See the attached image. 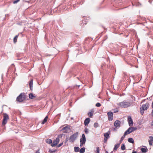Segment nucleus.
Returning a JSON list of instances; mask_svg holds the SVG:
<instances>
[{
  "label": "nucleus",
  "instance_id": "1",
  "mask_svg": "<svg viewBox=\"0 0 153 153\" xmlns=\"http://www.w3.org/2000/svg\"><path fill=\"white\" fill-rule=\"evenodd\" d=\"M117 105L120 107L125 108L131 106L132 105V103L129 101L124 100L123 102L117 103Z\"/></svg>",
  "mask_w": 153,
  "mask_h": 153
},
{
  "label": "nucleus",
  "instance_id": "2",
  "mask_svg": "<svg viewBox=\"0 0 153 153\" xmlns=\"http://www.w3.org/2000/svg\"><path fill=\"white\" fill-rule=\"evenodd\" d=\"M26 95L24 93H21L16 98V101L22 102L25 100L26 98Z\"/></svg>",
  "mask_w": 153,
  "mask_h": 153
},
{
  "label": "nucleus",
  "instance_id": "3",
  "mask_svg": "<svg viewBox=\"0 0 153 153\" xmlns=\"http://www.w3.org/2000/svg\"><path fill=\"white\" fill-rule=\"evenodd\" d=\"M78 133L76 132L71 135L70 137L69 141L71 143H73L74 141L76 139L78 135Z\"/></svg>",
  "mask_w": 153,
  "mask_h": 153
},
{
  "label": "nucleus",
  "instance_id": "4",
  "mask_svg": "<svg viewBox=\"0 0 153 153\" xmlns=\"http://www.w3.org/2000/svg\"><path fill=\"white\" fill-rule=\"evenodd\" d=\"M9 119L8 115L6 113L3 114V119L2 122V125L4 126L7 123V120Z\"/></svg>",
  "mask_w": 153,
  "mask_h": 153
},
{
  "label": "nucleus",
  "instance_id": "5",
  "mask_svg": "<svg viewBox=\"0 0 153 153\" xmlns=\"http://www.w3.org/2000/svg\"><path fill=\"white\" fill-rule=\"evenodd\" d=\"M59 136L57 137L56 139L53 141L52 143V140L50 139H48L46 140V142L47 143H58L59 142Z\"/></svg>",
  "mask_w": 153,
  "mask_h": 153
},
{
  "label": "nucleus",
  "instance_id": "6",
  "mask_svg": "<svg viewBox=\"0 0 153 153\" xmlns=\"http://www.w3.org/2000/svg\"><path fill=\"white\" fill-rule=\"evenodd\" d=\"M137 129V128L136 127H130L125 132V134H128L130 133L135 131Z\"/></svg>",
  "mask_w": 153,
  "mask_h": 153
},
{
  "label": "nucleus",
  "instance_id": "7",
  "mask_svg": "<svg viewBox=\"0 0 153 153\" xmlns=\"http://www.w3.org/2000/svg\"><path fill=\"white\" fill-rule=\"evenodd\" d=\"M108 120L110 121H111L113 118V114L111 111L108 112L107 113Z\"/></svg>",
  "mask_w": 153,
  "mask_h": 153
},
{
  "label": "nucleus",
  "instance_id": "8",
  "mask_svg": "<svg viewBox=\"0 0 153 153\" xmlns=\"http://www.w3.org/2000/svg\"><path fill=\"white\" fill-rule=\"evenodd\" d=\"M121 122L118 120H116L114 123V125L116 128H119L120 126Z\"/></svg>",
  "mask_w": 153,
  "mask_h": 153
},
{
  "label": "nucleus",
  "instance_id": "9",
  "mask_svg": "<svg viewBox=\"0 0 153 153\" xmlns=\"http://www.w3.org/2000/svg\"><path fill=\"white\" fill-rule=\"evenodd\" d=\"M128 125L130 126H132L133 125V123L132 119L130 116L128 117Z\"/></svg>",
  "mask_w": 153,
  "mask_h": 153
},
{
  "label": "nucleus",
  "instance_id": "10",
  "mask_svg": "<svg viewBox=\"0 0 153 153\" xmlns=\"http://www.w3.org/2000/svg\"><path fill=\"white\" fill-rule=\"evenodd\" d=\"M62 130L63 131L64 133H67L69 132L70 131V129L69 127L67 126L63 128Z\"/></svg>",
  "mask_w": 153,
  "mask_h": 153
},
{
  "label": "nucleus",
  "instance_id": "11",
  "mask_svg": "<svg viewBox=\"0 0 153 153\" xmlns=\"http://www.w3.org/2000/svg\"><path fill=\"white\" fill-rule=\"evenodd\" d=\"M82 138H81L80 139V142H81V143H85L86 141L85 136L84 134H82Z\"/></svg>",
  "mask_w": 153,
  "mask_h": 153
},
{
  "label": "nucleus",
  "instance_id": "12",
  "mask_svg": "<svg viewBox=\"0 0 153 153\" xmlns=\"http://www.w3.org/2000/svg\"><path fill=\"white\" fill-rule=\"evenodd\" d=\"M62 144H51V146L52 147H55V149H57L58 148L60 147Z\"/></svg>",
  "mask_w": 153,
  "mask_h": 153
},
{
  "label": "nucleus",
  "instance_id": "13",
  "mask_svg": "<svg viewBox=\"0 0 153 153\" xmlns=\"http://www.w3.org/2000/svg\"><path fill=\"white\" fill-rule=\"evenodd\" d=\"M90 121V119L89 118H86L84 122L85 125L86 126L88 125Z\"/></svg>",
  "mask_w": 153,
  "mask_h": 153
},
{
  "label": "nucleus",
  "instance_id": "14",
  "mask_svg": "<svg viewBox=\"0 0 153 153\" xmlns=\"http://www.w3.org/2000/svg\"><path fill=\"white\" fill-rule=\"evenodd\" d=\"M33 80H31L30 81L29 83V86L30 89L31 90H32L33 88Z\"/></svg>",
  "mask_w": 153,
  "mask_h": 153
},
{
  "label": "nucleus",
  "instance_id": "15",
  "mask_svg": "<svg viewBox=\"0 0 153 153\" xmlns=\"http://www.w3.org/2000/svg\"><path fill=\"white\" fill-rule=\"evenodd\" d=\"M140 112L142 115L143 114V105H142L140 109Z\"/></svg>",
  "mask_w": 153,
  "mask_h": 153
},
{
  "label": "nucleus",
  "instance_id": "16",
  "mask_svg": "<svg viewBox=\"0 0 153 153\" xmlns=\"http://www.w3.org/2000/svg\"><path fill=\"white\" fill-rule=\"evenodd\" d=\"M149 104L148 103H146L144 105V111L146 110L149 108Z\"/></svg>",
  "mask_w": 153,
  "mask_h": 153
},
{
  "label": "nucleus",
  "instance_id": "17",
  "mask_svg": "<svg viewBox=\"0 0 153 153\" xmlns=\"http://www.w3.org/2000/svg\"><path fill=\"white\" fill-rule=\"evenodd\" d=\"M128 142L130 143H134V140L132 138H129L128 140Z\"/></svg>",
  "mask_w": 153,
  "mask_h": 153
},
{
  "label": "nucleus",
  "instance_id": "18",
  "mask_svg": "<svg viewBox=\"0 0 153 153\" xmlns=\"http://www.w3.org/2000/svg\"><path fill=\"white\" fill-rule=\"evenodd\" d=\"M29 97L30 99H33L35 97V96L33 94L30 93L29 94Z\"/></svg>",
  "mask_w": 153,
  "mask_h": 153
},
{
  "label": "nucleus",
  "instance_id": "19",
  "mask_svg": "<svg viewBox=\"0 0 153 153\" xmlns=\"http://www.w3.org/2000/svg\"><path fill=\"white\" fill-rule=\"evenodd\" d=\"M48 116H46L45 117L43 121L42 122V124H43L44 123H45L47 122V119H48Z\"/></svg>",
  "mask_w": 153,
  "mask_h": 153
},
{
  "label": "nucleus",
  "instance_id": "20",
  "mask_svg": "<svg viewBox=\"0 0 153 153\" xmlns=\"http://www.w3.org/2000/svg\"><path fill=\"white\" fill-rule=\"evenodd\" d=\"M18 36H19V35H16L14 37V38L13 39V42L14 43H15L17 41V39L18 37Z\"/></svg>",
  "mask_w": 153,
  "mask_h": 153
},
{
  "label": "nucleus",
  "instance_id": "21",
  "mask_svg": "<svg viewBox=\"0 0 153 153\" xmlns=\"http://www.w3.org/2000/svg\"><path fill=\"white\" fill-rule=\"evenodd\" d=\"M127 135V134H125V132L123 135L122 137L121 138L120 140V143H121L122 142V141L123 140L125 137V136Z\"/></svg>",
  "mask_w": 153,
  "mask_h": 153
},
{
  "label": "nucleus",
  "instance_id": "22",
  "mask_svg": "<svg viewBox=\"0 0 153 153\" xmlns=\"http://www.w3.org/2000/svg\"><path fill=\"white\" fill-rule=\"evenodd\" d=\"M94 152L96 153H100V149L98 147L96 148V149L94 150Z\"/></svg>",
  "mask_w": 153,
  "mask_h": 153
},
{
  "label": "nucleus",
  "instance_id": "23",
  "mask_svg": "<svg viewBox=\"0 0 153 153\" xmlns=\"http://www.w3.org/2000/svg\"><path fill=\"white\" fill-rule=\"evenodd\" d=\"M104 137L106 138V140L109 137V134L108 133H106L104 134Z\"/></svg>",
  "mask_w": 153,
  "mask_h": 153
},
{
  "label": "nucleus",
  "instance_id": "24",
  "mask_svg": "<svg viewBox=\"0 0 153 153\" xmlns=\"http://www.w3.org/2000/svg\"><path fill=\"white\" fill-rule=\"evenodd\" d=\"M143 117H142L141 119L138 121V123L139 125L142 124L143 123Z\"/></svg>",
  "mask_w": 153,
  "mask_h": 153
},
{
  "label": "nucleus",
  "instance_id": "25",
  "mask_svg": "<svg viewBox=\"0 0 153 153\" xmlns=\"http://www.w3.org/2000/svg\"><path fill=\"white\" fill-rule=\"evenodd\" d=\"M119 146L120 144H117L116 145L114 148V150H116L119 147Z\"/></svg>",
  "mask_w": 153,
  "mask_h": 153
},
{
  "label": "nucleus",
  "instance_id": "26",
  "mask_svg": "<svg viewBox=\"0 0 153 153\" xmlns=\"http://www.w3.org/2000/svg\"><path fill=\"white\" fill-rule=\"evenodd\" d=\"M85 148H82L80 149V150L79 151V152L80 153H83L85 152Z\"/></svg>",
  "mask_w": 153,
  "mask_h": 153
},
{
  "label": "nucleus",
  "instance_id": "27",
  "mask_svg": "<svg viewBox=\"0 0 153 153\" xmlns=\"http://www.w3.org/2000/svg\"><path fill=\"white\" fill-rule=\"evenodd\" d=\"M56 150L57 149H55V148H54L53 149H50L49 152H50L53 153L55 152Z\"/></svg>",
  "mask_w": 153,
  "mask_h": 153
},
{
  "label": "nucleus",
  "instance_id": "28",
  "mask_svg": "<svg viewBox=\"0 0 153 153\" xmlns=\"http://www.w3.org/2000/svg\"><path fill=\"white\" fill-rule=\"evenodd\" d=\"M126 147L124 144H122L121 146V149L123 150H125Z\"/></svg>",
  "mask_w": 153,
  "mask_h": 153
},
{
  "label": "nucleus",
  "instance_id": "29",
  "mask_svg": "<svg viewBox=\"0 0 153 153\" xmlns=\"http://www.w3.org/2000/svg\"><path fill=\"white\" fill-rule=\"evenodd\" d=\"M79 148L78 147H74V151L76 152H77L79 150Z\"/></svg>",
  "mask_w": 153,
  "mask_h": 153
},
{
  "label": "nucleus",
  "instance_id": "30",
  "mask_svg": "<svg viewBox=\"0 0 153 153\" xmlns=\"http://www.w3.org/2000/svg\"><path fill=\"white\" fill-rule=\"evenodd\" d=\"M96 106L97 107H100L101 106V104L100 103L97 102L96 104Z\"/></svg>",
  "mask_w": 153,
  "mask_h": 153
},
{
  "label": "nucleus",
  "instance_id": "31",
  "mask_svg": "<svg viewBox=\"0 0 153 153\" xmlns=\"http://www.w3.org/2000/svg\"><path fill=\"white\" fill-rule=\"evenodd\" d=\"M88 114L90 117H91L93 115V114L91 112H90L88 113Z\"/></svg>",
  "mask_w": 153,
  "mask_h": 153
},
{
  "label": "nucleus",
  "instance_id": "32",
  "mask_svg": "<svg viewBox=\"0 0 153 153\" xmlns=\"http://www.w3.org/2000/svg\"><path fill=\"white\" fill-rule=\"evenodd\" d=\"M94 126L95 127H97L98 126V123H95L94 124Z\"/></svg>",
  "mask_w": 153,
  "mask_h": 153
},
{
  "label": "nucleus",
  "instance_id": "33",
  "mask_svg": "<svg viewBox=\"0 0 153 153\" xmlns=\"http://www.w3.org/2000/svg\"><path fill=\"white\" fill-rule=\"evenodd\" d=\"M84 131L86 134H88V129L87 128H85V129Z\"/></svg>",
  "mask_w": 153,
  "mask_h": 153
},
{
  "label": "nucleus",
  "instance_id": "34",
  "mask_svg": "<svg viewBox=\"0 0 153 153\" xmlns=\"http://www.w3.org/2000/svg\"><path fill=\"white\" fill-rule=\"evenodd\" d=\"M148 151V149L146 147L144 146V153Z\"/></svg>",
  "mask_w": 153,
  "mask_h": 153
},
{
  "label": "nucleus",
  "instance_id": "35",
  "mask_svg": "<svg viewBox=\"0 0 153 153\" xmlns=\"http://www.w3.org/2000/svg\"><path fill=\"white\" fill-rule=\"evenodd\" d=\"M150 138L151 139V140L149 141V143H152L153 142V137H151Z\"/></svg>",
  "mask_w": 153,
  "mask_h": 153
},
{
  "label": "nucleus",
  "instance_id": "36",
  "mask_svg": "<svg viewBox=\"0 0 153 153\" xmlns=\"http://www.w3.org/2000/svg\"><path fill=\"white\" fill-rule=\"evenodd\" d=\"M20 0H16L14 1L13 2V3L14 4L17 3Z\"/></svg>",
  "mask_w": 153,
  "mask_h": 153
},
{
  "label": "nucleus",
  "instance_id": "37",
  "mask_svg": "<svg viewBox=\"0 0 153 153\" xmlns=\"http://www.w3.org/2000/svg\"><path fill=\"white\" fill-rule=\"evenodd\" d=\"M35 153H40L39 152V149L37 150L36 152Z\"/></svg>",
  "mask_w": 153,
  "mask_h": 153
},
{
  "label": "nucleus",
  "instance_id": "38",
  "mask_svg": "<svg viewBox=\"0 0 153 153\" xmlns=\"http://www.w3.org/2000/svg\"><path fill=\"white\" fill-rule=\"evenodd\" d=\"M118 110L117 109L114 110V112L115 113L118 112Z\"/></svg>",
  "mask_w": 153,
  "mask_h": 153
},
{
  "label": "nucleus",
  "instance_id": "39",
  "mask_svg": "<svg viewBox=\"0 0 153 153\" xmlns=\"http://www.w3.org/2000/svg\"><path fill=\"white\" fill-rule=\"evenodd\" d=\"M141 150L143 152V148H142L141 149Z\"/></svg>",
  "mask_w": 153,
  "mask_h": 153
},
{
  "label": "nucleus",
  "instance_id": "40",
  "mask_svg": "<svg viewBox=\"0 0 153 153\" xmlns=\"http://www.w3.org/2000/svg\"><path fill=\"white\" fill-rule=\"evenodd\" d=\"M132 153H137L136 151H133Z\"/></svg>",
  "mask_w": 153,
  "mask_h": 153
},
{
  "label": "nucleus",
  "instance_id": "41",
  "mask_svg": "<svg viewBox=\"0 0 153 153\" xmlns=\"http://www.w3.org/2000/svg\"><path fill=\"white\" fill-rule=\"evenodd\" d=\"M151 125L153 127V121L151 123Z\"/></svg>",
  "mask_w": 153,
  "mask_h": 153
},
{
  "label": "nucleus",
  "instance_id": "42",
  "mask_svg": "<svg viewBox=\"0 0 153 153\" xmlns=\"http://www.w3.org/2000/svg\"><path fill=\"white\" fill-rule=\"evenodd\" d=\"M105 152H106V153H112V152H112H112H110V153H109V152H108L107 151H105Z\"/></svg>",
  "mask_w": 153,
  "mask_h": 153
},
{
  "label": "nucleus",
  "instance_id": "43",
  "mask_svg": "<svg viewBox=\"0 0 153 153\" xmlns=\"http://www.w3.org/2000/svg\"><path fill=\"white\" fill-rule=\"evenodd\" d=\"M152 108H153V101L152 103Z\"/></svg>",
  "mask_w": 153,
  "mask_h": 153
},
{
  "label": "nucleus",
  "instance_id": "44",
  "mask_svg": "<svg viewBox=\"0 0 153 153\" xmlns=\"http://www.w3.org/2000/svg\"><path fill=\"white\" fill-rule=\"evenodd\" d=\"M83 144H80V146H83Z\"/></svg>",
  "mask_w": 153,
  "mask_h": 153
},
{
  "label": "nucleus",
  "instance_id": "45",
  "mask_svg": "<svg viewBox=\"0 0 153 153\" xmlns=\"http://www.w3.org/2000/svg\"><path fill=\"white\" fill-rule=\"evenodd\" d=\"M116 129L114 128V131H116Z\"/></svg>",
  "mask_w": 153,
  "mask_h": 153
},
{
  "label": "nucleus",
  "instance_id": "46",
  "mask_svg": "<svg viewBox=\"0 0 153 153\" xmlns=\"http://www.w3.org/2000/svg\"><path fill=\"white\" fill-rule=\"evenodd\" d=\"M104 140H105V139Z\"/></svg>",
  "mask_w": 153,
  "mask_h": 153
},
{
  "label": "nucleus",
  "instance_id": "47",
  "mask_svg": "<svg viewBox=\"0 0 153 153\" xmlns=\"http://www.w3.org/2000/svg\"><path fill=\"white\" fill-rule=\"evenodd\" d=\"M143 102V101H142L141 102V103Z\"/></svg>",
  "mask_w": 153,
  "mask_h": 153
},
{
  "label": "nucleus",
  "instance_id": "48",
  "mask_svg": "<svg viewBox=\"0 0 153 153\" xmlns=\"http://www.w3.org/2000/svg\"><path fill=\"white\" fill-rule=\"evenodd\" d=\"M150 145H152V144H150Z\"/></svg>",
  "mask_w": 153,
  "mask_h": 153
}]
</instances>
